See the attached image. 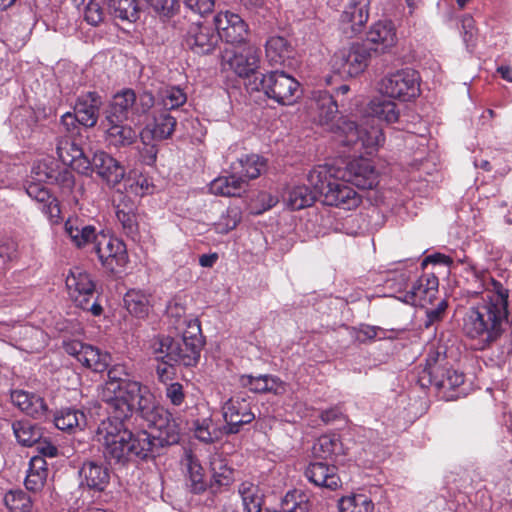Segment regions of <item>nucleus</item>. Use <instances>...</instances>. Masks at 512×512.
<instances>
[{
	"mask_svg": "<svg viewBox=\"0 0 512 512\" xmlns=\"http://www.w3.org/2000/svg\"><path fill=\"white\" fill-rule=\"evenodd\" d=\"M370 50L372 47L359 43L340 49L331 59L332 68L342 76L355 77L367 67Z\"/></svg>",
	"mask_w": 512,
	"mask_h": 512,
	"instance_id": "9d476101",
	"label": "nucleus"
},
{
	"mask_svg": "<svg viewBox=\"0 0 512 512\" xmlns=\"http://www.w3.org/2000/svg\"><path fill=\"white\" fill-rule=\"evenodd\" d=\"M379 90L391 98L409 101L419 95V75L408 68L389 73L380 81Z\"/></svg>",
	"mask_w": 512,
	"mask_h": 512,
	"instance_id": "6e6552de",
	"label": "nucleus"
},
{
	"mask_svg": "<svg viewBox=\"0 0 512 512\" xmlns=\"http://www.w3.org/2000/svg\"><path fill=\"white\" fill-rule=\"evenodd\" d=\"M304 475L316 487L336 490L341 485L337 467L325 462L310 463L306 467Z\"/></svg>",
	"mask_w": 512,
	"mask_h": 512,
	"instance_id": "a878e982",
	"label": "nucleus"
},
{
	"mask_svg": "<svg viewBox=\"0 0 512 512\" xmlns=\"http://www.w3.org/2000/svg\"><path fill=\"white\" fill-rule=\"evenodd\" d=\"M370 0H348L341 15L343 24H350L353 33H357L369 18Z\"/></svg>",
	"mask_w": 512,
	"mask_h": 512,
	"instance_id": "7c9ffc66",
	"label": "nucleus"
},
{
	"mask_svg": "<svg viewBox=\"0 0 512 512\" xmlns=\"http://www.w3.org/2000/svg\"><path fill=\"white\" fill-rule=\"evenodd\" d=\"M101 106L102 97L95 91H88L77 97L73 112L80 118L83 127L92 128L98 122Z\"/></svg>",
	"mask_w": 512,
	"mask_h": 512,
	"instance_id": "b1692460",
	"label": "nucleus"
},
{
	"mask_svg": "<svg viewBox=\"0 0 512 512\" xmlns=\"http://www.w3.org/2000/svg\"><path fill=\"white\" fill-rule=\"evenodd\" d=\"M342 178L363 190L373 189L379 183V173L372 161L363 157L348 162Z\"/></svg>",
	"mask_w": 512,
	"mask_h": 512,
	"instance_id": "2eb2a0df",
	"label": "nucleus"
},
{
	"mask_svg": "<svg viewBox=\"0 0 512 512\" xmlns=\"http://www.w3.org/2000/svg\"><path fill=\"white\" fill-rule=\"evenodd\" d=\"M108 7L111 13L121 20L135 22L139 19L138 0H108Z\"/></svg>",
	"mask_w": 512,
	"mask_h": 512,
	"instance_id": "c03bdc74",
	"label": "nucleus"
},
{
	"mask_svg": "<svg viewBox=\"0 0 512 512\" xmlns=\"http://www.w3.org/2000/svg\"><path fill=\"white\" fill-rule=\"evenodd\" d=\"M103 124L105 126V141L109 147L120 150L136 143L138 133L131 125L125 124V122Z\"/></svg>",
	"mask_w": 512,
	"mask_h": 512,
	"instance_id": "cd10ccee",
	"label": "nucleus"
},
{
	"mask_svg": "<svg viewBox=\"0 0 512 512\" xmlns=\"http://www.w3.org/2000/svg\"><path fill=\"white\" fill-rule=\"evenodd\" d=\"M211 480L209 489L216 494L227 489L235 480L234 469L222 459H214L210 463Z\"/></svg>",
	"mask_w": 512,
	"mask_h": 512,
	"instance_id": "72a5a7b5",
	"label": "nucleus"
},
{
	"mask_svg": "<svg viewBox=\"0 0 512 512\" xmlns=\"http://www.w3.org/2000/svg\"><path fill=\"white\" fill-rule=\"evenodd\" d=\"M214 26L220 36V41L224 40L230 44L244 43L248 36V26L244 20L230 11L220 12L214 17Z\"/></svg>",
	"mask_w": 512,
	"mask_h": 512,
	"instance_id": "a211bd4d",
	"label": "nucleus"
},
{
	"mask_svg": "<svg viewBox=\"0 0 512 512\" xmlns=\"http://www.w3.org/2000/svg\"><path fill=\"white\" fill-rule=\"evenodd\" d=\"M312 506L307 495L298 490L288 492L282 500L283 512H310Z\"/></svg>",
	"mask_w": 512,
	"mask_h": 512,
	"instance_id": "de8ad7c7",
	"label": "nucleus"
},
{
	"mask_svg": "<svg viewBox=\"0 0 512 512\" xmlns=\"http://www.w3.org/2000/svg\"><path fill=\"white\" fill-rule=\"evenodd\" d=\"M327 165H319L310 170L307 181L312 191L316 192V196L324 197V192L330 188L333 179H336Z\"/></svg>",
	"mask_w": 512,
	"mask_h": 512,
	"instance_id": "79ce46f5",
	"label": "nucleus"
},
{
	"mask_svg": "<svg viewBox=\"0 0 512 512\" xmlns=\"http://www.w3.org/2000/svg\"><path fill=\"white\" fill-rule=\"evenodd\" d=\"M240 385L242 387L248 388L251 392L254 393H267V383H265V375L252 376V375H242L240 377Z\"/></svg>",
	"mask_w": 512,
	"mask_h": 512,
	"instance_id": "4d7b16f0",
	"label": "nucleus"
},
{
	"mask_svg": "<svg viewBox=\"0 0 512 512\" xmlns=\"http://www.w3.org/2000/svg\"><path fill=\"white\" fill-rule=\"evenodd\" d=\"M103 10L100 4L94 0H89L84 9V19L92 26L98 25L103 20Z\"/></svg>",
	"mask_w": 512,
	"mask_h": 512,
	"instance_id": "13d9d810",
	"label": "nucleus"
},
{
	"mask_svg": "<svg viewBox=\"0 0 512 512\" xmlns=\"http://www.w3.org/2000/svg\"><path fill=\"white\" fill-rule=\"evenodd\" d=\"M448 307V304L445 300H441L436 307L430 308L426 310V320L424 322V326L429 328L433 324L441 321L445 314V311Z\"/></svg>",
	"mask_w": 512,
	"mask_h": 512,
	"instance_id": "680f3d73",
	"label": "nucleus"
},
{
	"mask_svg": "<svg viewBox=\"0 0 512 512\" xmlns=\"http://www.w3.org/2000/svg\"><path fill=\"white\" fill-rule=\"evenodd\" d=\"M80 483L91 490L104 491L110 481V471L100 461L87 460L79 470Z\"/></svg>",
	"mask_w": 512,
	"mask_h": 512,
	"instance_id": "393cba45",
	"label": "nucleus"
},
{
	"mask_svg": "<svg viewBox=\"0 0 512 512\" xmlns=\"http://www.w3.org/2000/svg\"><path fill=\"white\" fill-rule=\"evenodd\" d=\"M187 100L184 91L176 86H168L159 92V105L165 110H172L182 106Z\"/></svg>",
	"mask_w": 512,
	"mask_h": 512,
	"instance_id": "8fccbe9b",
	"label": "nucleus"
},
{
	"mask_svg": "<svg viewBox=\"0 0 512 512\" xmlns=\"http://www.w3.org/2000/svg\"><path fill=\"white\" fill-rule=\"evenodd\" d=\"M241 221V211L237 207L228 208L225 214H222L220 219L214 224L216 232L220 234H227L229 231L236 228Z\"/></svg>",
	"mask_w": 512,
	"mask_h": 512,
	"instance_id": "603ef678",
	"label": "nucleus"
},
{
	"mask_svg": "<svg viewBox=\"0 0 512 512\" xmlns=\"http://www.w3.org/2000/svg\"><path fill=\"white\" fill-rule=\"evenodd\" d=\"M124 306L127 311L137 317L144 318L149 313V296L141 290L131 289L123 298Z\"/></svg>",
	"mask_w": 512,
	"mask_h": 512,
	"instance_id": "37998d69",
	"label": "nucleus"
},
{
	"mask_svg": "<svg viewBox=\"0 0 512 512\" xmlns=\"http://www.w3.org/2000/svg\"><path fill=\"white\" fill-rule=\"evenodd\" d=\"M345 179H333L332 185L324 192L322 201L325 205L335 206L343 210H351L361 203L360 195Z\"/></svg>",
	"mask_w": 512,
	"mask_h": 512,
	"instance_id": "aec40b11",
	"label": "nucleus"
},
{
	"mask_svg": "<svg viewBox=\"0 0 512 512\" xmlns=\"http://www.w3.org/2000/svg\"><path fill=\"white\" fill-rule=\"evenodd\" d=\"M176 126V119L168 112H160L154 116L152 129L150 130L153 139L164 140L169 138Z\"/></svg>",
	"mask_w": 512,
	"mask_h": 512,
	"instance_id": "49530a36",
	"label": "nucleus"
},
{
	"mask_svg": "<svg viewBox=\"0 0 512 512\" xmlns=\"http://www.w3.org/2000/svg\"><path fill=\"white\" fill-rule=\"evenodd\" d=\"M32 392L24 390H15L11 393V401L22 412L29 407L28 401L31 399Z\"/></svg>",
	"mask_w": 512,
	"mask_h": 512,
	"instance_id": "774afa93",
	"label": "nucleus"
},
{
	"mask_svg": "<svg viewBox=\"0 0 512 512\" xmlns=\"http://www.w3.org/2000/svg\"><path fill=\"white\" fill-rule=\"evenodd\" d=\"M223 418L226 422L224 432L226 434H236L241 426L249 424L255 419L250 403L241 397H232L222 406Z\"/></svg>",
	"mask_w": 512,
	"mask_h": 512,
	"instance_id": "f3484780",
	"label": "nucleus"
},
{
	"mask_svg": "<svg viewBox=\"0 0 512 512\" xmlns=\"http://www.w3.org/2000/svg\"><path fill=\"white\" fill-rule=\"evenodd\" d=\"M311 109L319 125L334 134L335 140L342 146L355 151L362 149L371 153L383 141L381 130L370 124V129L359 130L358 124L344 117L337 118L338 105L327 91L313 92Z\"/></svg>",
	"mask_w": 512,
	"mask_h": 512,
	"instance_id": "7ed1b4c3",
	"label": "nucleus"
},
{
	"mask_svg": "<svg viewBox=\"0 0 512 512\" xmlns=\"http://www.w3.org/2000/svg\"><path fill=\"white\" fill-rule=\"evenodd\" d=\"M242 507L246 512H262L264 494L260 487L253 482L244 481L238 487Z\"/></svg>",
	"mask_w": 512,
	"mask_h": 512,
	"instance_id": "e433bc0d",
	"label": "nucleus"
},
{
	"mask_svg": "<svg viewBox=\"0 0 512 512\" xmlns=\"http://www.w3.org/2000/svg\"><path fill=\"white\" fill-rule=\"evenodd\" d=\"M370 111L372 117L367 118L364 123L358 125L359 130L366 128L369 130L371 123L382 130V128L378 125L377 120H383L387 123H394L399 118V110L397 109V105L393 101L383 98H376L372 100L370 103ZM381 133H383V131H381ZM382 136L384 137V134H382ZM383 142L384 140L375 149H377Z\"/></svg>",
	"mask_w": 512,
	"mask_h": 512,
	"instance_id": "bb28decb",
	"label": "nucleus"
},
{
	"mask_svg": "<svg viewBox=\"0 0 512 512\" xmlns=\"http://www.w3.org/2000/svg\"><path fill=\"white\" fill-rule=\"evenodd\" d=\"M338 507L340 512H373L374 503L365 494H353L342 497Z\"/></svg>",
	"mask_w": 512,
	"mask_h": 512,
	"instance_id": "a18cd8bd",
	"label": "nucleus"
},
{
	"mask_svg": "<svg viewBox=\"0 0 512 512\" xmlns=\"http://www.w3.org/2000/svg\"><path fill=\"white\" fill-rule=\"evenodd\" d=\"M65 283L76 306H85L86 298L94 296L95 284L90 275L80 268L70 270Z\"/></svg>",
	"mask_w": 512,
	"mask_h": 512,
	"instance_id": "5701e85b",
	"label": "nucleus"
},
{
	"mask_svg": "<svg viewBox=\"0 0 512 512\" xmlns=\"http://www.w3.org/2000/svg\"><path fill=\"white\" fill-rule=\"evenodd\" d=\"M65 234L70 238L71 242L78 248H84L95 242L100 236L93 225L84 224L78 218H68L64 225Z\"/></svg>",
	"mask_w": 512,
	"mask_h": 512,
	"instance_id": "c85d7f7f",
	"label": "nucleus"
},
{
	"mask_svg": "<svg viewBox=\"0 0 512 512\" xmlns=\"http://www.w3.org/2000/svg\"><path fill=\"white\" fill-rule=\"evenodd\" d=\"M99 398L107 405L108 417L99 424L95 438L109 462L144 460L179 442L180 428L172 414L155 404L147 386L130 379L125 365L108 369Z\"/></svg>",
	"mask_w": 512,
	"mask_h": 512,
	"instance_id": "f257e3e1",
	"label": "nucleus"
},
{
	"mask_svg": "<svg viewBox=\"0 0 512 512\" xmlns=\"http://www.w3.org/2000/svg\"><path fill=\"white\" fill-rule=\"evenodd\" d=\"M152 8L162 16L171 17L179 8L178 0H148Z\"/></svg>",
	"mask_w": 512,
	"mask_h": 512,
	"instance_id": "bf43d9fd",
	"label": "nucleus"
},
{
	"mask_svg": "<svg viewBox=\"0 0 512 512\" xmlns=\"http://www.w3.org/2000/svg\"><path fill=\"white\" fill-rule=\"evenodd\" d=\"M165 396L172 405L180 406L185 400L183 385L178 382L168 384L165 389Z\"/></svg>",
	"mask_w": 512,
	"mask_h": 512,
	"instance_id": "052dcab7",
	"label": "nucleus"
},
{
	"mask_svg": "<svg viewBox=\"0 0 512 512\" xmlns=\"http://www.w3.org/2000/svg\"><path fill=\"white\" fill-rule=\"evenodd\" d=\"M4 502L12 512H29L32 505L30 497L22 490L9 491Z\"/></svg>",
	"mask_w": 512,
	"mask_h": 512,
	"instance_id": "3c124183",
	"label": "nucleus"
},
{
	"mask_svg": "<svg viewBox=\"0 0 512 512\" xmlns=\"http://www.w3.org/2000/svg\"><path fill=\"white\" fill-rule=\"evenodd\" d=\"M48 476L47 462L41 456H33L25 478V487L29 491L41 490Z\"/></svg>",
	"mask_w": 512,
	"mask_h": 512,
	"instance_id": "c9c22d12",
	"label": "nucleus"
},
{
	"mask_svg": "<svg viewBox=\"0 0 512 512\" xmlns=\"http://www.w3.org/2000/svg\"><path fill=\"white\" fill-rule=\"evenodd\" d=\"M29 407L24 410V413L35 419H46L48 415V406L45 400L35 394H31V399L28 401Z\"/></svg>",
	"mask_w": 512,
	"mask_h": 512,
	"instance_id": "864d4df0",
	"label": "nucleus"
},
{
	"mask_svg": "<svg viewBox=\"0 0 512 512\" xmlns=\"http://www.w3.org/2000/svg\"><path fill=\"white\" fill-rule=\"evenodd\" d=\"M246 189V179L231 170L228 176H219L209 185L212 194L224 197H240Z\"/></svg>",
	"mask_w": 512,
	"mask_h": 512,
	"instance_id": "c756f323",
	"label": "nucleus"
},
{
	"mask_svg": "<svg viewBox=\"0 0 512 512\" xmlns=\"http://www.w3.org/2000/svg\"><path fill=\"white\" fill-rule=\"evenodd\" d=\"M186 485L191 492L198 494L206 490L207 482L204 479V470L200 463L193 458L187 463Z\"/></svg>",
	"mask_w": 512,
	"mask_h": 512,
	"instance_id": "09e8293b",
	"label": "nucleus"
},
{
	"mask_svg": "<svg viewBox=\"0 0 512 512\" xmlns=\"http://www.w3.org/2000/svg\"><path fill=\"white\" fill-rule=\"evenodd\" d=\"M186 8L201 16L210 13L214 7V0H183Z\"/></svg>",
	"mask_w": 512,
	"mask_h": 512,
	"instance_id": "0e129e2a",
	"label": "nucleus"
},
{
	"mask_svg": "<svg viewBox=\"0 0 512 512\" xmlns=\"http://www.w3.org/2000/svg\"><path fill=\"white\" fill-rule=\"evenodd\" d=\"M91 251L97 255L102 266L112 273H117L127 263L125 244L103 233H100Z\"/></svg>",
	"mask_w": 512,
	"mask_h": 512,
	"instance_id": "f8f14e48",
	"label": "nucleus"
},
{
	"mask_svg": "<svg viewBox=\"0 0 512 512\" xmlns=\"http://www.w3.org/2000/svg\"><path fill=\"white\" fill-rule=\"evenodd\" d=\"M265 383H267V393L281 395L286 391L285 383L277 376L265 374Z\"/></svg>",
	"mask_w": 512,
	"mask_h": 512,
	"instance_id": "338daca9",
	"label": "nucleus"
},
{
	"mask_svg": "<svg viewBox=\"0 0 512 512\" xmlns=\"http://www.w3.org/2000/svg\"><path fill=\"white\" fill-rule=\"evenodd\" d=\"M366 40L376 45L372 49L384 52L396 43L395 27L390 21H379L370 28Z\"/></svg>",
	"mask_w": 512,
	"mask_h": 512,
	"instance_id": "2f4dec72",
	"label": "nucleus"
},
{
	"mask_svg": "<svg viewBox=\"0 0 512 512\" xmlns=\"http://www.w3.org/2000/svg\"><path fill=\"white\" fill-rule=\"evenodd\" d=\"M30 179L56 185L63 195H69L75 185V178L71 169L53 158H46L35 163L31 170Z\"/></svg>",
	"mask_w": 512,
	"mask_h": 512,
	"instance_id": "1a4fd4ad",
	"label": "nucleus"
},
{
	"mask_svg": "<svg viewBox=\"0 0 512 512\" xmlns=\"http://www.w3.org/2000/svg\"><path fill=\"white\" fill-rule=\"evenodd\" d=\"M95 172L108 186H116L125 177L124 166L106 151L99 150L89 159L87 174Z\"/></svg>",
	"mask_w": 512,
	"mask_h": 512,
	"instance_id": "dca6fc26",
	"label": "nucleus"
},
{
	"mask_svg": "<svg viewBox=\"0 0 512 512\" xmlns=\"http://www.w3.org/2000/svg\"><path fill=\"white\" fill-rule=\"evenodd\" d=\"M27 195L41 205L42 212L47 215L51 224H58L61 220V209L55 196L41 183L29 179L25 185Z\"/></svg>",
	"mask_w": 512,
	"mask_h": 512,
	"instance_id": "412c9836",
	"label": "nucleus"
},
{
	"mask_svg": "<svg viewBox=\"0 0 512 512\" xmlns=\"http://www.w3.org/2000/svg\"><path fill=\"white\" fill-rule=\"evenodd\" d=\"M284 201L292 210H300L311 206L318 196L308 185H296L289 188L284 194Z\"/></svg>",
	"mask_w": 512,
	"mask_h": 512,
	"instance_id": "4c0bfd02",
	"label": "nucleus"
},
{
	"mask_svg": "<svg viewBox=\"0 0 512 512\" xmlns=\"http://www.w3.org/2000/svg\"><path fill=\"white\" fill-rule=\"evenodd\" d=\"M267 61L271 66L283 65L292 57L293 48L282 36H272L265 44Z\"/></svg>",
	"mask_w": 512,
	"mask_h": 512,
	"instance_id": "f704fd0d",
	"label": "nucleus"
},
{
	"mask_svg": "<svg viewBox=\"0 0 512 512\" xmlns=\"http://www.w3.org/2000/svg\"><path fill=\"white\" fill-rule=\"evenodd\" d=\"M12 430L17 442L22 446L31 447L42 439L41 427L29 420L14 421Z\"/></svg>",
	"mask_w": 512,
	"mask_h": 512,
	"instance_id": "58836bf2",
	"label": "nucleus"
},
{
	"mask_svg": "<svg viewBox=\"0 0 512 512\" xmlns=\"http://www.w3.org/2000/svg\"><path fill=\"white\" fill-rule=\"evenodd\" d=\"M261 50L253 45L246 44L234 50H226L222 56L224 67H228L239 77L247 78L256 75L260 66Z\"/></svg>",
	"mask_w": 512,
	"mask_h": 512,
	"instance_id": "9b49d317",
	"label": "nucleus"
},
{
	"mask_svg": "<svg viewBox=\"0 0 512 512\" xmlns=\"http://www.w3.org/2000/svg\"><path fill=\"white\" fill-rule=\"evenodd\" d=\"M54 424L62 431L82 429L86 426V416L81 410L70 407L62 408L54 415Z\"/></svg>",
	"mask_w": 512,
	"mask_h": 512,
	"instance_id": "ea45409f",
	"label": "nucleus"
},
{
	"mask_svg": "<svg viewBox=\"0 0 512 512\" xmlns=\"http://www.w3.org/2000/svg\"><path fill=\"white\" fill-rule=\"evenodd\" d=\"M249 85L253 90L263 92L267 98L283 106L295 104L302 96L300 83L284 71L259 74Z\"/></svg>",
	"mask_w": 512,
	"mask_h": 512,
	"instance_id": "39448f33",
	"label": "nucleus"
},
{
	"mask_svg": "<svg viewBox=\"0 0 512 512\" xmlns=\"http://www.w3.org/2000/svg\"><path fill=\"white\" fill-rule=\"evenodd\" d=\"M211 420L203 419L202 421H196L194 424L195 437L202 442L211 443L214 441V436L210 431Z\"/></svg>",
	"mask_w": 512,
	"mask_h": 512,
	"instance_id": "e2e57ef3",
	"label": "nucleus"
},
{
	"mask_svg": "<svg viewBox=\"0 0 512 512\" xmlns=\"http://www.w3.org/2000/svg\"><path fill=\"white\" fill-rule=\"evenodd\" d=\"M339 447L340 443L336 437L322 436L319 438L317 446H315L314 449L321 457L327 458L332 454H336Z\"/></svg>",
	"mask_w": 512,
	"mask_h": 512,
	"instance_id": "6e6d98bb",
	"label": "nucleus"
},
{
	"mask_svg": "<svg viewBox=\"0 0 512 512\" xmlns=\"http://www.w3.org/2000/svg\"><path fill=\"white\" fill-rule=\"evenodd\" d=\"M60 123L64 132L67 133L65 137H80L82 124L80 118L74 112H66L63 114Z\"/></svg>",
	"mask_w": 512,
	"mask_h": 512,
	"instance_id": "5fc2aeb1",
	"label": "nucleus"
},
{
	"mask_svg": "<svg viewBox=\"0 0 512 512\" xmlns=\"http://www.w3.org/2000/svg\"><path fill=\"white\" fill-rule=\"evenodd\" d=\"M64 350L67 354L75 357L83 366L94 372L107 370L111 362L109 353L102 352L99 348L78 340L65 342Z\"/></svg>",
	"mask_w": 512,
	"mask_h": 512,
	"instance_id": "4468645a",
	"label": "nucleus"
},
{
	"mask_svg": "<svg viewBox=\"0 0 512 512\" xmlns=\"http://www.w3.org/2000/svg\"><path fill=\"white\" fill-rule=\"evenodd\" d=\"M439 281L434 274L422 275L411 289L406 292L402 300L413 306L425 307L432 303L438 293Z\"/></svg>",
	"mask_w": 512,
	"mask_h": 512,
	"instance_id": "4be33fe9",
	"label": "nucleus"
},
{
	"mask_svg": "<svg viewBox=\"0 0 512 512\" xmlns=\"http://www.w3.org/2000/svg\"><path fill=\"white\" fill-rule=\"evenodd\" d=\"M80 142V137L60 136L56 143V153L65 166L70 165L79 173L87 174L89 158L85 156Z\"/></svg>",
	"mask_w": 512,
	"mask_h": 512,
	"instance_id": "6ab92c4d",
	"label": "nucleus"
},
{
	"mask_svg": "<svg viewBox=\"0 0 512 512\" xmlns=\"http://www.w3.org/2000/svg\"><path fill=\"white\" fill-rule=\"evenodd\" d=\"M507 299L508 289L491 279L480 301L466 312L463 332L472 341L473 349L484 350L501 336L508 316Z\"/></svg>",
	"mask_w": 512,
	"mask_h": 512,
	"instance_id": "f03ea898",
	"label": "nucleus"
},
{
	"mask_svg": "<svg viewBox=\"0 0 512 512\" xmlns=\"http://www.w3.org/2000/svg\"><path fill=\"white\" fill-rule=\"evenodd\" d=\"M155 105V98L150 91L143 90L136 94L132 89H123L116 93L104 110L103 123H122L133 120V116L147 114Z\"/></svg>",
	"mask_w": 512,
	"mask_h": 512,
	"instance_id": "20e7f679",
	"label": "nucleus"
},
{
	"mask_svg": "<svg viewBox=\"0 0 512 512\" xmlns=\"http://www.w3.org/2000/svg\"><path fill=\"white\" fill-rule=\"evenodd\" d=\"M116 217L123 233L132 240H136L139 235V225L134 205L132 203L119 204L116 209Z\"/></svg>",
	"mask_w": 512,
	"mask_h": 512,
	"instance_id": "a19ab883",
	"label": "nucleus"
},
{
	"mask_svg": "<svg viewBox=\"0 0 512 512\" xmlns=\"http://www.w3.org/2000/svg\"><path fill=\"white\" fill-rule=\"evenodd\" d=\"M17 243L14 239L4 237L0 240V258L3 262L11 261L16 257Z\"/></svg>",
	"mask_w": 512,
	"mask_h": 512,
	"instance_id": "69168bd1",
	"label": "nucleus"
},
{
	"mask_svg": "<svg viewBox=\"0 0 512 512\" xmlns=\"http://www.w3.org/2000/svg\"><path fill=\"white\" fill-rule=\"evenodd\" d=\"M418 383L425 388L434 385L444 391L446 400H456L465 395L461 386L464 383V374L439 365L433 356H429L426 366L419 373Z\"/></svg>",
	"mask_w": 512,
	"mask_h": 512,
	"instance_id": "0eeeda50",
	"label": "nucleus"
},
{
	"mask_svg": "<svg viewBox=\"0 0 512 512\" xmlns=\"http://www.w3.org/2000/svg\"><path fill=\"white\" fill-rule=\"evenodd\" d=\"M265 169L266 160L256 154L244 155L230 165L233 173L246 179L247 186L249 180L259 177Z\"/></svg>",
	"mask_w": 512,
	"mask_h": 512,
	"instance_id": "473e14b6",
	"label": "nucleus"
},
{
	"mask_svg": "<svg viewBox=\"0 0 512 512\" xmlns=\"http://www.w3.org/2000/svg\"><path fill=\"white\" fill-rule=\"evenodd\" d=\"M201 351V342L196 336H187L171 338L163 336L158 338L153 344V353L156 359L167 358V362L183 366H194L199 360Z\"/></svg>",
	"mask_w": 512,
	"mask_h": 512,
	"instance_id": "423d86ee",
	"label": "nucleus"
},
{
	"mask_svg": "<svg viewBox=\"0 0 512 512\" xmlns=\"http://www.w3.org/2000/svg\"><path fill=\"white\" fill-rule=\"evenodd\" d=\"M220 42L216 26L204 22H192L184 35V43L193 53L207 55L212 53Z\"/></svg>",
	"mask_w": 512,
	"mask_h": 512,
	"instance_id": "ddd939ff",
	"label": "nucleus"
}]
</instances>
